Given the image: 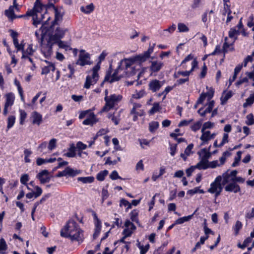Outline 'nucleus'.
Instances as JSON below:
<instances>
[{
	"instance_id": "8fccbe9b",
	"label": "nucleus",
	"mask_w": 254,
	"mask_h": 254,
	"mask_svg": "<svg viewBox=\"0 0 254 254\" xmlns=\"http://www.w3.org/2000/svg\"><path fill=\"white\" fill-rule=\"evenodd\" d=\"M65 171L66 175L71 176H74L79 173V172L77 171V170L75 171L69 167H66L65 168Z\"/></svg>"
},
{
	"instance_id": "f704fd0d",
	"label": "nucleus",
	"mask_w": 254,
	"mask_h": 254,
	"mask_svg": "<svg viewBox=\"0 0 254 254\" xmlns=\"http://www.w3.org/2000/svg\"><path fill=\"white\" fill-rule=\"evenodd\" d=\"M75 147L74 144H72L70 145V147L68 148V152L64 154V156L68 157H74L75 156Z\"/></svg>"
},
{
	"instance_id": "72a5a7b5",
	"label": "nucleus",
	"mask_w": 254,
	"mask_h": 254,
	"mask_svg": "<svg viewBox=\"0 0 254 254\" xmlns=\"http://www.w3.org/2000/svg\"><path fill=\"white\" fill-rule=\"evenodd\" d=\"M55 70V66L54 64L52 63H48V65L45 66L42 68L41 73L42 74H48L50 71H54Z\"/></svg>"
},
{
	"instance_id": "e2e57ef3",
	"label": "nucleus",
	"mask_w": 254,
	"mask_h": 254,
	"mask_svg": "<svg viewBox=\"0 0 254 254\" xmlns=\"http://www.w3.org/2000/svg\"><path fill=\"white\" fill-rule=\"evenodd\" d=\"M55 20L53 22L54 24L62 19V15H61L57 10H55Z\"/></svg>"
},
{
	"instance_id": "09e8293b",
	"label": "nucleus",
	"mask_w": 254,
	"mask_h": 254,
	"mask_svg": "<svg viewBox=\"0 0 254 254\" xmlns=\"http://www.w3.org/2000/svg\"><path fill=\"white\" fill-rule=\"evenodd\" d=\"M202 126L201 121H198L190 126L191 129L193 131H196L199 130Z\"/></svg>"
},
{
	"instance_id": "423d86ee",
	"label": "nucleus",
	"mask_w": 254,
	"mask_h": 254,
	"mask_svg": "<svg viewBox=\"0 0 254 254\" xmlns=\"http://www.w3.org/2000/svg\"><path fill=\"white\" fill-rule=\"evenodd\" d=\"M222 177L221 176H217L214 181L210 185V188L208 190V192L215 194V197H218L221 193L223 188L222 187Z\"/></svg>"
},
{
	"instance_id": "f3484780",
	"label": "nucleus",
	"mask_w": 254,
	"mask_h": 254,
	"mask_svg": "<svg viewBox=\"0 0 254 254\" xmlns=\"http://www.w3.org/2000/svg\"><path fill=\"white\" fill-rule=\"evenodd\" d=\"M153 52L152 49H149L148 51L144 52L143 54L135 56L133 58L135 62L141 63L145 62L149 57L150 54Z\"/></svg>"
},
{
	"instance_id": "7ed1b4c3",
	"label": "nucleus",
	"mask_w": 254,
	"mask_h": 254,
	"mask_svg": "<svg viewBox=\"0 0 254 254\" xmlns=\"http://www.w3.org/2000/svg\"><path fill=\"white\" fill-rule=\"evenodd\" d=\"M100 68L99 64H97L94 66L92 70L89 72V74L87 76L86 81L84 85V87L88 89L91 85L95 84L99 79V74L98 72Z\"/></svg>"
},
{
	"instance_id": "4468645a",
	"label": "nucleus",
	"mask_w": 254,
	"mask_h": 254,
	"mask_svg": "<svg viewBox=\"0 0 254 254\" xmlns=\"http://www.w3.org/2000/svg\"><path fill=\"white\" fill-rule=\"evenodd\" d=\"M89 54L85 53L84 50H81L79 55V59L77 62V64L81 66H84L86 64H90L91 63L89 61Z\"/></svg>"
},
{
	"instance_id": "2eb2a0df",
	"label": "nucleus",
	"mask_w": 254,
	"mask_h": 254,
	"mask_svg": "<svg viewBox=\"0 0 254 254\" xmlns=\"http://www.w3.org/2000/svg\"><path fill=\"white\" fill-rule=\"evenodd\" d=\"M125 226L126 228L124 230L123 234L125 236V237H130L136 229L135 226L129 220L126 221Z\"/></svg>"
},
{
	"instance_id": "e433bc0d",
	"label": "nucleus",
	"mask_w": 254,
	"mask_h": 254,
	"mask_svg": "<svg viewBox=\"0 0 254 254\" xmlns=\"http://www.w3.org/2000/svg\"><path fill=\"white\" fill-rule=\"evenodd\" d=\"M224 1V10L223 14L225 15H226L227 12L231 13V11L230 10V0H223Z\"/></svg>"
},
{
	"instance_id": "3c124183",
	"label": "nucleus",
	"mask_w": 254,
	"mask_h": 254,
	"mask_svg": "<svg viewBox=\"0 0 254 254\" xmlns=\"http://www.w3.org/2000/svg\"><path fill=\"white\" fill-rule=\"evenodd\" d=\"M252 242V238L250 237L247 238L243 242V244L242 245H241L240 244H239L238 246L242 249H245L246 247H247L248 245Z\"/></svg>"
},
{
	"instance_id": "de8ad7c7",
	"label": "nucleus",
	"mask_w": 254,
	"mask_h": 254,
	"mask_svg": "<svg viewBox=\"0 0 254 254\" xmlns=\"http://www.w3.org/2000/svg\"><path fill=\"white\" fill-rule=\"evenodd\" d=\"M14 83L17 87L19 93L20 95L21 99L24 100L23 92L22 87H21L20 82L16 79L14 80Z\"/></svg>"
},
{
	"instance_id": "f8f14e48",
	"label": "nucleus",
	"mask_w": 254,
	"mask_h": 254,
	"mask_svg": "<svg viewBox=\"0 0 254 254\" xmlns=\"http://www.w3.org/2000/svg\"><path fill=\"white\" fill-rule=\"evenodd\" d=\"M133 107L130 111V115H133V120L136 121L138 117H141L144 115V112L141 109L142 105L140 103H133Z\"/></svg>"
},
{
	"instance_id": "a211bd4d",
	"label": "nucleus",
	"mask_w": 254,
	"mask_h": 254,
	"mask_svg": "<svg viewBox=\"0 0 254 254\" xmlns=\"http://www.w3.org/2000/svg\"><path fill=\"white\" fill-rule=\"evenodd\" d=\"M65 34V31L60 28H57L54 34L50 35V37L54 42L57 43L58 40L62 38Z\"/></svg>"
},
{
	"instance_id": "37998d69",
	"label": "nucleus",
	"mask_w": 254,
	"mask_h": 254,
	"mask_svg": "<svg viewBox=\"0 0 254 254\" xmlns=\"http://www.w3.org/2000/svg\"><path fill=\"white\" fill-rule=\"evenodd\" d=\"M254 102V93L251 94L250 97L247 99L246 102L244 104V107L246 108L249 106H251Z\"/></svg>"
},
{
	"instance_id": "f257e3e1",
	"label": "nucleus",
	"mask_w": 254,
	"mask_h": 254,
	"mask_svg": "<svg viewBox=\"0 0 254 254\" xmlns=\"http://www.w3.org/2000/svg\"><path fill=\"white\" fill-rule=\"evenodd\" d=\"M26 15L32 16L33 24L35 26L40 23L43 25L48 23L51 18L47 12L46 6L43 5L38 0L35 2L33 8L27 11Z\"/></svg>"
},
{
	"instance_id": "c9c22d12",
	"label": "nucleus",
	"mask_w": 254,
	"mask_h": 254,
	"mask_svg": "<svg viewBox=\"0 0 254 254\" xmlns=\"http://www.w3.org/2000/svg\"><path fill=\"white\" fill-rule=\"evenodd\" d=\"M195 169H206L208 167L207 162L206 160L202 159L199 162H198L195 166H194Z\"/></svg>"
},
{
	"instance_id": "c756f323",
	"label": "nucleus",
	"mask_w": 254,
	"mask_h": 254,
	"mask_svg": "<svg viewBox=\"0 0 254 254\" xmlns=\"http://www.w3.org/2000/svg\"><path fill=\"white\" fill-rule=\"evenodd\" d=\"M108 118L111 119L115 125H118L120 121V115L119 112H115L112 115H109Z\"/></svg>"
},
{
	"instance_id": "0eeeda50",
	"label": "nucleus",
	"mask_w": 254,
	"mask_h": 254,
	"mask_svg": "<svg viewBox=\"0 0 254 254\" xmlns=\"http://www.w3.org/2000/svg\"><path fill=\"white\" fill-rule=\"evenodd\" d=\"M123 69L121 67H118L114 72L111 74V71L109 70L106 73L104 81H108L110 83L113 82L115 81H118L121 79L124 75L120 74Z\"/></svg>"
},
{
	"instance_id": "79ce46f5",
	"label": "nucleus",
	"mask_w": 254,
	"mask_h": 254,
	"mask_svg": "<svg viewBox=\"0 0 254 254\" xmlns=\"http://www.w3.org/2000/svg\"><path fill=\"white\" fill-rule=\"evenodd\" d=\"M178 29L180 32H187L189 31L188 27L183 23H179Z\"/></svg>"
},
{
	"instance_id": "49530a36",
	"label": "nucleus",
	"mask_w": 254,
	"mask_h": 254,
	"mask_svg": "<svg viewBox=\"0 0 254 254\" xmlns=\"http://www.w3.org/2000/svg\"><path fill=\"white\" fill-rule=\"evenodd\" d=\"M56 44H58L59 47L60 48L64 49L65 50H70L71 48L69 47V46L68 45L67 43L61 41L60 39L58 40V42H57Z\"/></svg>"
},
{
	"instance_id": "680f3d73",
	"label": "nucleus",
	"mask_w": 254,
	"mask_h": 254,
	"mask_svg": "<svg viewBox=\"0 0 254 254\" xmlns=\"http://www.w3.org/2000/svg\"><path fill=\"white\" fill-rule=\"evenodd\" d=\"M24 153L25 155L24 160H25V162L29 163L30 162V159L29 158V157L31 154L32 152L30 150L26 149H25V150L24 151Z\"/></svg>"
},
{
	"instance_id": "4c0bfd02",
	"label": "nucleus",
	"mask_w": 254,
	"mask_h": 254,
	"mask_svg": "<svg viewBox=\"0 0 254 254\" xmlns=\"http://www.w3.org/2000/svg\"><path fill=\"white\" fill-rule=\"evenodd\" d=\"M78 181L81 182L83 183H91L94 180V178L93 177H79L77 179Z\"/></svg>"
},
{
	"instance_id": "052dcab7",
	"label": "nucleus",
	"mask_w": 254,
	"mask_h": 254,
	"mask_svg": "<svg viewBox=\"0 0 254 254\" xmlns=\"http://www.w3.org/2000/svg\"><path fill=\"white\" fill-rule=\"evenodd\" d=\"M15 117L13 116H10L8 117V124H7V128L9 129L10 128V127H11L14 123H15Z\"/></svg>"
},
{
	"instance_id": "6e6d98bb",
	"label": "nucleus",
	"mask_w": 254,
	"mask_h": 254,
	"mask_svg": "<svg viewBox=\"0 0 254 254\" xmlns=\"http://www.w3.org/2000/svg\"><path fill=\"white\" fill-rule=\"evenodd\" d=\"M242 223L239 220L237 221V222L234 227V230L235 232L236 235L238 234L239 231L242 228Z\"/></svg>"
},
{
	"instance_id": "473e14b6",
	"label": "nucleus",
	"mask_w": 254,
	"mask_h": 254,
	"mask_svg": "<svg viewBox=\"0 0 254 254\" xmlns=\"http://www.w3.org/2000/svg\"><path fill=\"white\" fill-rule=\"evenodd\" d=\"M197 65V62L196 60H194L192 62V68L190 71H178V74L184 76H187L188 77L190 72L193 70V69Z\"/></svg>"
},
{
	"instance_id": "603ef678",
	"label": "nucleus",
	"mask_w": 254,
	"mask_h": 254,
	"mask_svg": "<svg viewBox=\"0 0 254 254\" xmlns=\"http://www.w3.org/2000/svg\"><path fill=\"white\" fill-rule=\"evenodd\" d=\"M160 109L159 104L158 103H154L153 105V107L150 110L149 113L150 114H153L155 113L158 112Z\"/></svg>"
},
{
	"instance_id": "5701e85b",
	"label": "nucleus",
	"mask_w": 254,
	"mask_h": 254,
	"mask_svg": "<svg viewBox=\"0 0 254 254\" xmlns=\"http://www.w3.org/2000/svg\"><path fill=\"white\" fill-rule=\"evenodd\" d=\"M225 190L227 191L237 193L241 190L240 186L235 182L230 183L225 187Z\"/></svg>"
},
{
	"instance_id": "aec40b11",
	"label": "nucleus",
	"mask_w": 254,
	"mask_h": 254,
	"mask_svg": "<svg viewBox=\"0 0 254 254\" xmlns=\"http://www.w3.org/2000/svg\"><path fill=\"white\" fill-rule=\"evenodd\" d=\"M10 36L13 39V44L15 47L17 49V51H19L21 50H23L24 48V45L22 43L19 44L18 43V41L17 39L18 33L16 31H14L12 30H10Z\"/></svg>"
},
{
	"instance_id": "774afa93",
	"label": "nucleus",
	"mask_w": 254,
	"mask_h": 254,
	"mask_svg": "<svg viewBox=\"0 0 254 254\" xmlns=\"http://www.w3.org/2000/svg\"><path fill=\"white\" fill-rule=\"evenodd\" d=\"M35 191L34 192V197L35 198L38 197L42 193V190L41 188H40L39 186H35Z\"/></svg>"
},
{
	"instance_id": "a878e982",
	"label": "nucleus",
	"mask_w": 254,
	"mask_h": 254,
	"mask_svg": "<svg viewBox=\"0 0 254 254\" xmlns=\"http://www.w3.org/2000/svg\"><path fill=\"white\" fill-rule=\"evenodd\" d=\"M94 218L96 220V222L95 223V232L93 234V238L94 239H96V238L98 236L99 234L101 229V221L98 219L97 215L96 214H94Z\"/></svg>"
},
{
	"instance_id": "ea45409f",
	"label": "nucleus",
	"mask_w": 254,
	"mask_h": 254,
	"mask_svg": "<svg viewBox=\"0 0 254 254\" xmlns=\"http://www.w3.org/2000/svg\"><path fill=\"white\" fill-rule=\"evenodd\" d=\"M108 174V171L107 170L101 171L97 174L96 178L99 181H103Z\"/></svg>"
},
{
	"instance_id": "4be33fe9",
	"label": "nucleus",
	"mask_w": 254,
	"mask_h": 254,
	"mask_svg": "<svg viewBox=\"0 0 254 254\" xmlns=\"http://www.w3.org/2000/svg\"><path fill=\"white\" fill-rule=\"evenodd\" d=\"M207 106V107L204 110H203V109L202 108H200L198 110V113L201 117H204L206 114L210 113L212 112V110L214 106V101L213 100L210 101L208 103Z\"/></svg>"
},
{
	"instance_id": "cd10ccee",
	"label": "nucleus",
	"mask_w": 254,
	"mask_h": 254,
	"mask_svg": "<svg viewBox=\"0 0 254 254\" xmlns=\"http://www.w3.org/2000/svg\"><path fill=\"white\" fill-rule=\"evenodd\" d=\"M32 47V44H29L25 51L24 50V48L23 50H21L22 51V58H25L26 57H27V56L32 55L33 54L35 50L33 49Z\"/></svg>"
},
{
	"instance_id": "20e7f679",
	"label": "nucleus",
	"mask_w": 254,
	"mask_h": 254,
	"mask_svg": "<svg viewBox=\"0 0 254 254\" xmlns=\"http://www.w3.org/2000/svg\"><path fill=\"white\" fill-rule=\"evenodd\" d=\"M56 43L50 37L45 40L43 35H42L41 39V52L46 58L51 56L53 53L52 47Z\"/></svg>"
},
{
	"instance_id": "69168bd1",
	"label": "nucleus",
	"mask_w": 254,
	"mask_h": 254,
	"mask_svg": "<svg viewBox=\"0 0 254 254\" xmlns=\"http://www.w3.org/2000/svg\"><path fill=\"white\" fill-rule=\"evenodd\" d=\"M229 135L227 133H225L223 134V138L221 142L219 144V146H223L225 143L229 141Z\"/></svg>"
},
{
	"instance_id": "338daca9",
	"label": "nucleus",
	"mask_w": 254,
	"mask_h": 254,
	"mask_svg": "<svg viewBox=\"0 0 254 254\" xmlns=\"http://www.w3.org/2000/svg\"><path fill=\"white\" fill-rule=\"evenodd\" d=\"M29 181V176L27 174H23L20 178L21 184L27 185V182Z\"/></svg>"
},
{
	"instance_id": "393cba45",
	"label": "nucleus",
	"mask_w": 254,
	"mask_h": 254,
	"mask_svg": "<svg viewBox=\"0 0 254 254\" xmlns=\"http://www.w3.org/2000/svg\"><path fill=\"white\" fill-rule=\"evenodd\" d=\"M163 66V63L158 61H153L151 62L150 69L152 72H156L159 71Z\"/></svg>"
},
{
	"instance_id": "a19ab883",
	"label": "nucleus",
	"mask_w": 254,
	"mask_h": 254,
	"mask_svg": "<svg viewBox=\"0 0 254 254\" xmlns=\"http://www.w3.org/2000/svg\"><path fill=\"white\" fill-rule=\"evenodd\" d=\"M94 9V5L92 3L86 5L85 7H81V10L84 13H89L92 11Z\"/></svg>"
},
{
	"instance_id": "ddd939ff",
	"label": "nucleus",
	"mask_w": 254,
	"mask_h": 254,
	"mask_svg": "<svg viewBox=\"0 0 254 254\" xmlns=\"http://www.w3.org/2000/svg\"><path fill=\"white\" fill-rule=\"evenodd\" d=\"M201 135L200 136V139L201 140V145H204L208 144L209 141L213 139L217 135L215 132H211L210 131H203L201 130Z\"/></svg>"
},
{
	"instance_id": "4d7b16f0",
	"label": "nucleus",
	"mask_w": 254,
	"mask_h": 254,
	"mask_svg": "<svg viewBox=\"0 0 254 254\" xmlns=\"http://www.w3.org/2000/svg\"><path fill=\"white\" fill-rule=\"evenodd\" d=\"M254 60V52L251 56H248L244 61L242 66H246L248 62H252Z\"/></svg>"
},
{
	"instance_id": "58836bf2",
	"label": "nucleus",
	"mask_w": 254,
	"mask_h": 254,
	"mask_svg": "<svg viewBox=\"0 0 254 254\" xmlns=\"http://www.w3.org/2000/svg\"><path fill=\"white\" fill-rule=\"evenodd\" d=\"M214 127V124L210 122H207L204 123L202 127L201 130L203 131H209L208 129H211Z\"/></svg>"
},
{
	"instance_id": "9b49d317",
	"label": "nucleus",
	"mask_w": 254,
	"mask_h": 254,
	"mask_svg": "<svg viewBox=\"0 0 254 254\" xmlns=\"http://www.w3.org/2000/svg\"><path fill=\"white\" fill-rule=\"evenodd\" d=\"M237 171L236 170H233L231 172L227 171L222 174V185L224 186L229 183H233L234 182V179L236 178V176L237 174Z\"/></svg>"
},
{
	"instance_id": "f03ea898",
	"label": "nucleus",
	"mask_w": 254,
	"mask_h": 254,
	"mask_svg": "<svg viewBox=\"0 0 254 254\" xmlns=\"http://www.w3.org/2000/svg\"><path fill=\"white\" fill-rule=\"evenodd\" d=\"M61 236L79 242H82L84 239L82 230L73 220H69L61 230Z\"/></svg>"
},
{
	"instance_id": "39448f33",
	"label": "nucleus",
	"mask_w": 254,
	"mask_h": 254,
	"mask_svg": "<svg viewBox=\"0 0 254 254\" xmlns=\"http://www.w3.org/2000/svg\"><path fill=\"white\" fill-rule=\"evenodd\" d=\"M122 97L120 95L113 94L109 97H105V105L101 110L102 112H108L113 109L115 105L121 100Z\"/></svg>"
},
{
	"instance_id": "dca6fc26",
	"label": "nucleus",
	"mask_w": 254,
	"mask_h": 254,
	"mask_svg": "<svg viewBox=\"0 0 254 254\" xmlns=\"http://www.w3.org/2000/svg\"><path fill=\"white\" fill-rule=\"evenodd\" d=\"M164 83V81H159L157 79L152 80L148 84L149 89L153 92H155L161 88Z\"/></svg>"
},
{
	"instance_id": "0e129e2a",
	"label": "nucleus",
	"mask_w": 254,
	"mask_h": 254,
	"mask_svg": "<svg viewBox=\"0 0 254 254\" xmlns=\"http://www.w3.org/2000/svg\"><path fill=\"white\" fill-rule=\"evenodd\" d=\"M7 248L6 242L3 238L0 240V251H5Z\"/></svg>"
},
{
	"instance_id": "864d4df0",
	"label": "nucleus",
	"mask_w": 254,
	"mask_h": 254,
	"mask_svg": "<svg viewBox=\"0 0 254 254\" xmlns=\"http://www.w3.org/2000/svg\"><path fill=\"white\" fill-rule=\"evenodd\" d=\"M159 127V123L157 122H152L149 124V130L151 132L154 131Z\"/></svg>"
},
{
	"instance_id": "2f4dec72",
	"label": "nucleus",
	"mask_w": 254,
	"mask_h": 254,
	"mask_svg": "<svg viewBox=\"0 0 254 254\" xmlns=\"http://www.w3.org/2000/svg\"><path fill=\"white\" fill-rule=\"evenodd\" d=\"M210 147L211 146L208 150L206 148H203L199 152V155L202 157V159L207 161V159L210 157L211 153L209 152Z\"/></svg>"
},
{
	"instance_id": "1a4fd4ad",
	"label": "nucleus",
	"mask_w": 254,
	"mask_h": 254,
	"mask_svg": "<svg viewBox=\"0 0 254 254\" xmlns=\"http://www.w3.org/2000/svg\"><path fill=\"white\" fill-rule=\"evenodd\" d=\"M134 63L133 58L125 59L122 61V64H124L125 66L126 75L129 76L135 74L136 70L132 66Z\"/></svg>"
},
{
	"instance_id": "b1692460",
	"label": "nucleus",
	"mask_w": 254,
	"mask_h": 254,
	"mask_svg": "<svg viewBox=\"0 0 254 254\" xmlns=\"http://www.w3.org/2000/svg\"><path fill=\"white\" fill-rule=\"evenodd\" d=\"M98 122L96 116L93 113H90V115L83 121V124L85 125L93 126Z\"/></svg>"
},
{
	"instance_id": "bf43d9fd",
	"label": "nucleus",
	"mask_w": 254,
	"mask_h": 254,
	"mask_svg": "<svg viewBox=\"0 0 254 254\" xmlns=\"http://www.w3.org/2000/svg\"><path fill=\"white\" fill-rule=\"evenodd\" d=\"M19 112L20 115V124L21 125H23L25 119L27 117V114L24 110H20Z\"/></svg>"
},
{
	"instance_id": "412c9836",
	"label": "nucleus",
	"mask_w": 254,
	"mask_h": 254,
	"mask_svg": "<svg viewBox=\"0 0 254 254\" xmlns=\"http://www.w3.org/2000/svg\"><path fill=\"white\" fill-rule=\"evenodd\" d=\"M32 123L39 126L42 122V116L36 111L32 113L31 115Z\"/></svg>"
},
{
	"instance_id": "a18cd8bd",
	"label": "nucleus",
	"mask_w": 254,
	"mask_h": 254,
	"mask_svg": "<svg viewBox=\"0 0 254 254\" xmlns=\"http://www.w3.org/2000/svg\"><path fill=\"white\" fill-rule=\"evenodd\" d=\"M192 216H193V214L188 216H185V217H183L182 218H180L176 221L175 223L178 224H181L184 223L185 222L188 221L192 218Z\"/></svg>"
},
{
	"instance_id": "6ab92c4d",
	"label": "nucleus",
	"mask_w": 254,
	"mask_h": 254,
	"mask_svg": "<svg viewBox=\"0 0 254 254\" xmlns=\"http://www.w3.org/2000/svg\"><path fill=\"white\" fill-rule=\"evenodd\" d=\"M37 178L40 180L42 184L48 183L50 180V177L49 176V172L47 170H44L40 172L37 175Z\"/></svg>"
},
{
	"instance_id": "5fc2aeb1",
	"label": "nucleus",
	"mask_w": 254,
	"mask_h": 254,
	"mask_svg": "<svg viewBox=\"0 0 254 254\" xmlns=\"http://www.w3.org/2000/svg\"><path fill=\"white\" fill-rule=\"evenodd\" d=\"M57 139L55 138H53L50 140L49 144H48V149L50 151L54 149L56 146Z\"/></svg>"
},
{
	"instance_id": "bb28decb",
	"label": "nucleus",
	"mask_w": 254,
	"mask_h": 254,
	"mask_svg": "<svg viewBox=\"0 0 254 254\" xmlns=\"http://www.w3.org/2000/svg\"><path fill=\"white\" fill-rule=\"evenodd\" d=\"M193 147V144L192 143L190 144L185 149L184 153H181V157L183 159L184 161H186L187 158V157L190 156L192 153L191 150Z\"/></svg>"
},
{
	"instance_id": "6e6552de",
	"label": "nucleus",
	"mask_w": 254,
	"mask_h": 254,
	"mask_svg": "<svg viewBox=\"0 0 254 254\" xmlns=\"http://www.w3.org/2000/svg\"><path fill=\"white\" fill-rule=\"evenodd\" d=\"M239 34V31L236 30L234 28H231L230 31H229V37L231 39V41L230 43L228 42V38L226 37L225 38V42L223 44V49L225 52H227L229 50V48H230L235 42L236 38L235 36Z\"/></svg>"
},
{
	"instance_id": "c03bdc74",
	"label": "nucleus",
	"mask_w": 254,
	"mask_h": 254,
	"mask_svg": "<svg viewBox=\"0 0 254 254\" xmlns=\"http://www.w3.org/2000/svg\"><path fill=\"white\" fill-rule=\"evenodd\" d=\"M130 219L133 222L138 223L139 222L138 219V211L136 210H133L132 211L130 214Z\"/></svg>"
},
{
	"instance_id": "9d476101",
	"label": "nucleus",
	"mask_w": 254,
	"mask_h": 254,
	"mask_svg": "<svg viewBox=\"0 0 254 254\" xmlns=\"http://www.w3.org/2000/svg\"><path fill=\"white\" fill-rule=\"evenodd\" d=\"M13 5L10 6L8 9L5 10V14L6 16L11 20L16 18H21L24 16L23 15L16 16L14 14V9H15L16 10L19 11L20 7L16 3V0H13Z\"/></svg>"
},
{
	"instance_id": "c85d7f7f",
	"label": "nucleus",
	"mask_w": 254,
	"mask_h": 254,
	"mask_svg": "<svg viewBox=\"0 0 254 254\" xmlns=\"http://www.w3.org/2000/svg\"><path fill=\"white\" fill-rule=\"evenodd\" d=\"M232 96V92L231 91L224 92L221 97V102L222 105H224L226 103L227 100L230 99Z\"/></svg>"
},
{
	"instance_id": "13d9d810",
	"label": "nucleus",
	"mask_w": 254,
	"mask_h": 254,
	"mask_svg": "<svg viewBox=\"0 0 254 254\" xmlns=\"http://www.w3.org/2000/svg\"><path fill=\"white\" fill-rule=\"evenodd\" d=\"M145 95V91L141 90L139 92H136L135 93L132 94V98L134 99H140Z\"/></svg>"
},
{
	"instance_id": "7c9ffc66",
	"label": "nucleus",
	"mask_w": 254,
	"mask_h": 254,
	"mask_svg": "<svg viewBox=\"0 0 254 254\" xmlns=\"http://www.w3.org/2000/svg\"><path fill=\"white\" fill-rule=\"evenodd\" d=\"M6 97V102L4 105L6 106H11L14 101V96L11 93H9L5 95Z\"/></svg>"
}]
</instances>
